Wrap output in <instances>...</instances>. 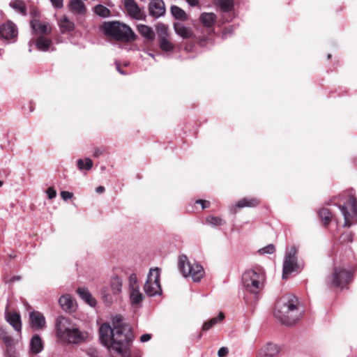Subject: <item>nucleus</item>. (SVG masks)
<instances>
[{"instance_id": "nucleus-1", "label": "nucleus", "mask_w": 357, "mask_h": 357, "mask_svg": "<svg viewBox=\"0 0 357 357\" xmlns=\"http://www.w3.org/2000/svg\"><path fill=\"white\" fill-rule=\"evenodd\" d=\"M303 309L293 294L283 296L276 303L275 316L284 325L296 324L302 317Z\"/></svg>"}, {"instance_id": "nucleus-2", "label": "nucleus", "mask_w": 357, "mask_h": 357, "mask_svg": "<svg viewBox=\"0 0 357 357\" xmlns=\"http://www.w3.org/2000/svg\"><path fill=\"white\" fill-rule=\"evenodd\" d=\"M56 336L61 342L69 344H79L88 337V333L80 331L70 319L59 316L55 321Z\"/></svg>"}, {"instance_id": "nucleus-3", "label": "nucleus", "mask_w": 357, "mask_h": 357, "mask_svg": "<svg viewBox=\"0 0 357 357\" xmlns=\"http://www.w3.org/2000/svg\"><path fill=\"white\" fill-rule=\"evenodd\" d=\"M101 29L107 36L119 41L134 40L136 38L135 33L128 25L119 21L105 22L101 26Z\"/></svg>"}, {"instance_id": "nucleus-4", "label": "nucleus", "mask_w": 357, "mask_h": 357, "mask_svg": "<svg viewBox=\"0 0 357 357\" xmlns=\"http://www.w3.org/2000/svg\"><path fill=\"white\" fill-rule=\"evenodd\" d=\"M134 339L130 326H126L122 329L114 331L111 345V350H114L122 356L129 355L128 347Z\"/></svg>"}, {"instance_id": "nucleus-5", "label": "nucleus", "mask_w": 357, "mask_h": 357, "mask_svg": "<svg viewBox=\"0 0 357 357\" xmlns=\"http://www.w3.org/2000/svg\"><path fill=\"white\" fill-rule=\"evenodd\" d=\"M265 274L261 268L248 270L242 275V283L246 289L257 294L263 288Z\"/></svg>"}, {"instance_id": "nucleus-6", "label": "nucleus", "mask_w": 357, "mask_h": 357, "mask_svg": "<svg viewBox=\"0 0 357 357\" xmlns=\"http://www.w3.org/2000/svg\"><path fill=\"white\" fill-rule=\"evenodd\" d=\"M298 249L295 245L287 249L282 265V279L286 280L291 273H299L303 268L304 264L298 260Z\"/></svg>"}, {"instance_id": "nucleus-7", "label": "nucleus", "mask_w": 357, "mask_h": 357, "mask_svg": "<svg viewBox=\"0 0 357 357\" xmlns=\"http://www.w3.org/2000/svg\"><path fill=\"white\" fill-rule=\"evenodd\" d=\"M178 266L185 278L190 277L194 282L200 281L204 276L203 267L195 261L191 263L185 255H183L179 257Z\"/></svg>"}, {"instance_id": "nucleus-8", "label": "nucleus", "mask_w": 357, "mask_h": 357, "mask_svg": "<svg viewBox=\"0 0 357 357\" xmlns=\"http://www.w3.org/2000/svg\"><path fill=\"white\" fill-rule=\"evenodd\" d=\"M344 220V227H351L357 222V199L354 195H350L347 202L338 204Z\"/></svg>"}, {"instance_id": "nucleus-9", "label": "nucleus", "mask_w": 357, "mask_h": 357, "mask_svg": "<svg viewBox=\"0 0 357 357\" xmlns=\"http://www.w3.org/2000/svg\"><path fill=\"white\" fill-rule=\"evenodd\" d=\"M144 290L149 296H154L161 294L160 269L158 268L150 269L144 286Z\"/></svg>"}, {"instance_id": "nucleus-10", "label": "nucleus", "mask_w": 357, "mask_h": 357, "mask_svg": "<svg viewBox=\"0 0 357 357\" xmlns=\"http://www.w3.org/2000/svg\"><path fill=\"white\" fill-rule=\"evenodd\" d=\"M351 273L341 268H335L333 272L332 283L336 287L344 288L351 280Z\"/></svg>"}, {"instance_id": "nucleus-11", "label": "nucleus", "mask_w": 357, "mask_h": 357, "mask_svg": "<svg viewBox=\"0 0 357 357\" xmlns=\"http://www.w3.org/2000/svg\"><path fill=\"white\" fill-rule=\"evenodd\" d=\"M18 31L16 25L8 20L0 26V36L6 40H15L17 36Z\"/></svg>"}, {"instance_id": "nucleus-12", "label": "nucleus", "mask_w": 357, "mask_h": 357, "mask_svg": "<svg viewBox=\"0 0 357 357\" xmlns=\"http://www.w3.org/2000/svg\"><path fill=\"white\" fill-rule=\"evenodd\" d=\"M124 8L128 15L132 19L140 20L144 18V15L135 0H124Z\"/></svg>"}, {"instance_id": "nucleus-13", "label": "nucleus", "mask_w": 357, "mask_h": 357, "mask_svg": "<svg viewBox=\"0 0 357 357\" xmlns=\"http://www.w3.org/2000/svg\"><path fill=\"white\" fill-rule=\"evenodd\" d=\"M114 330L108 323L102 324L99 329L100 340L102 344L110 349Z\"/></svg>"}, {"instance_id": "nucleus-14", "label": "nucleus", "mask_w": 357, "mask_h": 357, "mask_svg": "<svg viewBox=\"0 0 357 357\" xmlns=\"http://www.w3.org/2000/svg\"><path fill=\"white\" fill-rule=\"evenodd\" d=\"M149 15L159 18L165 14V5L162 0H151L148 6Z\"/></svg>"}, {"instance_id": "nucleus-15", "label": "nucleus", "mask_w": 357, "mask_h": 357, "mask_svg": "<svg viewBox=\"0 0 357 357\" xmlns=\"http://www.w3.org/2000/svg\"><path fill=\"white\" fill-rule=\"evenodd\" d=\"M29 320L31 328L35 330L42 329L46 324L44 315L38 311H32L29 313Z\"/></svg>"}, {"instance_id": "nucleus-16", "label": "nucleus", "mask_w": 357, "mask_h": 357, "mask_svg": "<svg viewBox=\"0 0 357 357\" xmlns=\"http://www.w3.org/2000/svg\"><path fill=\"white\" fill-rule=\"evenodd\" d=\"M280 350L277 344L268 342L259 350L256 357H275Z\"/></svg>"}, {"instance_id": "nucleus-17", "label": "nucleus", "mask_w": 357, "mask_h": 357, "mask_svg": "<svg viewBox=\"0 0 357 357\" xmlns=\"http://www.w3.org/2000/svg\"><path fill=\"white\" fill-rule=\"evenodd\" d=\"M59 303L62 310L70 312L75 310L76 303L73 297L68 294L62 295L59 299Z\"/></svg>"}, {"instance_id": "nucleus-18", "label": "nucleus", "mask_w": 357, "mask_h": 357, "mask_svg": "<svg viewBox=\"0 0 357 357\" xmlns=\"http://www.w3.org/2000/svg\"><path fill=\"white\" fill-rule=\"evenodd\" d=\"M6 320L13 326L17 332L22 330L21 316L17 312H6Z\"/></svg>"}, {"instance_id": "nucleus-19", "label": "nucleus", "mask_w": 357, "mask_h": 357, "mask_svg": "<svg viewBox=\"0 0 357 357\" xmlns=\"http://www.w3.org/2000/svg\"><path fill=\"white\" fill-rule=\"evenodd\" d=\"M77 292L80 298L84 301L90 306H95L96 305V299L92 296L89 291L85 287H79Z\"/></svg>"}, {"instance_id": "nucleus-20", "label": "nucleus", "mask_w": 357, "mask_h": 357, "mask_svg": "<svg viewBox=\"0 0 357 357\" xmlns=\"http://www.w3.org/2000/svg\"><path fill=\"white\" fill-rule=\"evenodd\" d=\"M30 348L33 354H38L43 349V343L42 339L38 334L32 336L30 341Z\"/></svg>"}, {"instance_id": "nucleus-21", "label": "nucleus", "mask_w": 357, "mask_h": 357, "mask_svg": "<svg viewBox=\"0 0 357 357\" xmlns=\"http://www.w3.org/2000/svg\"><path fill=\"white\" fill-rule=\"evenodd\" d=\"M216 20L217 17L213 13H203L200 15V21L207 28L213 27Z\"/></svg>"}, {"instance_id": "nucleus-22", "label": "nucleus", "mask_w": 357, "mask_h": 357, "mask_svg": "<svg viewBox=\"0 0 357 357\" xmlns=\"http://www.w3.org/2000/svg\"><path fill=\"white\" fill-rule=\"evenodd\" d=\"M174 28L175 32L183 38H189L192 35V30L181 23H174Z\"/></svg>"}, {"instance_id": "nucleus-23", "label": "nucleus", "mask_w": 357, "mask_h": 357, "mask_svg": "<svg viewBox=\"0 0 357 357\" xmlns=\"http://www.w3.org/2000/svg\"><path fill=\"white\" fill-rule=\"evenodd\" d=\"M69 10L75 14H82L86 8L82 0H71L68 4Z\"/></svg>"}, {"instance_id": "nucleus-24", "label": "nucleus", "mask_w": 357, "mask_h": 357, "mask_svg": "<svg viewBox=\"0 0 357 357\" xmlns=\"http://www.w3.org/2000/svg\"><path fill=\"white\" fill-rule=\"evenodd\" d=\"M137 31L145 38L149 40H153L155 38V33L152 28L145 24H139Z\"/></svg>"}, {"instance_id": "nucleus-25", "label": "nucleus", "mask_w": 357, "mask_h": 357, "mask_svg": "<svg viewBox=\"0 0 357 357\" xmlns=\"http://www.w3.org/2000/svg\"><path fill=\"white\" fill-rule=\"evenodd\" d=\"M59 26L63 33L74 30L75 24L68 17L63 16L59 21Z\"/></svg>"}, {"instance_id": "nucleus-26", "label": "nucleus", "mask_w": 357, "mask_h": 357, "mask_svg": "<svg viewBox=\"0 0 357 357\" xmlns=\"http://www.w3.org/2000/svg\"><path fill=\"white\" fill-rule=\"evenodd\" d=\"M110 287L114 294H120L122 290V280L118 275L112 276L110 280Z\"/></svg>"}, {"instance_id": "nucleus-27", "label": "nucleus", "mask_w": 357, "mask_h": 357, "mask_svg": "<svg viewBox=\"0 0 357 357\" xmlns=\"http://www.w3.org/2000/svg\"><path fill=\"white\" fill-rule=\"evenodd\" d=\"M259 204V201L256 198H243L236 204L238 208L255 207Z\"/></svg>"}, {"instance_id": "nucleus-28", "label": "nucleus", "mask_w": 357, "mask_h": 357, "mask_svg": "<svg viewBox=\"0 0 357 357\" xmlns=\"http://www.w3.org/2000/svg\"><path fill=\"white\" fill-rule=\"evenodd\" d=\"M144 298L143 294L139 291V289L130 290V299L132 305H138Z\"/></svg>"}, {"instance_id": "nucleus-29", "label": "nucleus", "mask_w": 357, "mask_h": 357, "mask_svg": "<svg viewBox=\"0 0 357 357\" xmlns=\"http://www.w3.org/2000/svg\"><path fill=\"white\" fill-rule=\"evenodd\" d=\"M52 45V40L44 37L40 36L38 38L36 42V45L37 48L43 52H46L49 50L50 47Z\"/></svg>"}, {"instance_id": "nucleus-30", "label": "nucleus", "mask_w": 357, "mask_h": 357, "mask_svg": "<svg viewBox=\"0 0 357 357\" xmlns=\"http://www.w3.org/2000/svg\"><path fill=\"white\" fill-rule=\"evenodd\" d=\"M318 215L324 226L328 225L333 218L331 212L326 208L320 209L318 212Z\"/></svg>"}, {"instance_id": "nucleus-31", "label": "nucleus", "mask_w": 357, "mask_h": 357, "mask_svg": "<svg viewBox=\"0 0 357 357\" xmlns=\"http://www.w3.org/2000/svg\"><path fill=\"white\" fill-rule=\"evenodd\" d=\"M171 14L172 16L179 20H187V15L185 12L177 6L172 5L170 8Z\"/></svg>"}, {"instance_id": "nucleus-32", "label": "nucleus", "mask_w": 357, "mask_h": 357, "mask_svg": "<svg viewBox=\"0 0 357 357\" xmlns=\"http://www.w3.org/2000/svg\"><path fill=\"white\" fill-rule=\"evenodd\" d=\"M10 6L14 10L22 14L26 15V7L24 2L22 0H14L10 3Z\"/></svg>"}, {"instance_id": "nucleus-33", "label": "nucleus", "mask_w": 357, "mask_h": 357, "mask_svg": "<svg viewBox=\"0 0 357 357\" xmlns=\"http://www.w3.org/2000/svg\"><path fill=\"white\" fill-rule=\"evenodd\" d=\"M225 318V315L222 312H220L218 316L211 319L209 321L205 322L202 326L203 331H208L212 328L214 325L222 321Z\"/></svg>"}, {"instance_id": "nucleus-34", "label": "nucleus", "mask_w": 357, "mask_h": 357, "mask_svg": "<svg viewBox=\"0 0 357 357\" xmlns=\"http://www.w3.org/2000/svg\"><path fill=\"white\" fill-rule=\"evenodd\" d=\"M215 4L220 7L222 11L227 13L234 7L233 0H215Z\"/></svg>"}, {"instance_id": "nucleus-35", "label": "nucleus", "mask_w": 357, "mask_h": 357, "mask_svg": "<svg viewBox=\"0 0 357 357\" xmlns=\"http://www.w3.org/2000/svg\"><path fill=\"white\" fill-rule=\"evenodd\" d=\"M113 329L116 331L118 329H122L126 326H130L129 325L123 323V317L120 314L114 316L112 319Z\"/></svg>"}, {"instance_id": "nucleus-36", "label": "nucleus", "mask_w": 357, "mask_h": 357, "mask_svg": "<svg viewBox=\"0 0 357 357\" xmlns=\"http://www.w3.org/2000/svg\"><path fill=\"white\" fill-rule=\"evenodd\" d=\"M159 46L161 50L165 52L172 51L174 50V45L169 41L168 38H165L162 36L160 39H158Z\"/></svg>"}, {"instance_id": "nucleus-37", "label": "nucleus", "mask_w": 357, "mask_h": 357, "mask_svg": "<svg viewBox=\"0 0 357 357\" xmlns=\"http://www.w3.org/2000/svg\"><path fill=\"white\" fill-rule=\"evenodd\" d=\"M93 10L96 15L101 17H108L110 16V10L103 5L98 4L96 6Z\"/></svg>"}, {"instance_id": "nucleus-38", "label": "nucleus", "mask_w": 357, "mask_h": 357, "mask_svg": "<svg viewBox=\"0 0 357 357\" xmlns=\"http://www.w3.org/2000/svg\"><path fill=\"white\" fill-rule=\"evenodd\" d=\"M31 26L35 31H39L43 33H45L47 31V25L46 24H42L37 20H31Z\"/></svg>"}, {"instance_id": "nucleus-39", "label": "nucleus", "mask_w": 357, "mask_h": 357, "mask_svg": "<svg viewBox=\"0 0 357 357\" xmlns=\"http://www.w3.org/2000/svg\"><path fill=\"white\" fill-rule=\"evenodd\" d=\"M77 164L79 170H89L93 167V161L89 158H85V160H77Z\"/></svg>"}, {"instance_id": "nucleus-40", "label": "nucleus", "mask_w": 357, "mask_h": 357, "mask_svg": "<svg viewBox=\"0 0 357 357\" xmlns=\"http://www.w3.org/2000/svg\"><path fill=\"white\" fill-rule=\"evenodd\" d=\"M206 221L211 226H220L225 223L222 218L213 215L208 216Z\"/></svg>"}, {"instance_id": "nucleus-41", "label": "nucleus", "mask_w": 357, "mask_h": 357, "mask_svg": "<svg viewBox=\"0 0 357 357\" xmlns=\"http://www.w3.org/2000/svg\"><path fill=\"white\" fill-rule=\"evenodd\" d=\"M156 29L158 34V39H160L161 37L162 38V36L165 38H168V27L166 25L163 24H159Z\"/></svg>"}, {"instance_id": "nucleus-42", "label": "nucleus", "mask_w": 357, "mask_h": 357, "mask_svg": "<svg viewBox=\"0 0 357 357\" xmlns=\"http://www.w3.org/2000/svg\"><path fill=\"white\" fill-rule=\"evenodd\" d=\"M128 286H129L130 290L135 289H139V284H138V280H137V277L136 274L132 273L129 276Z\"/></svg>"}, {"instance_id": "nucleus-43", "label": "nucleus", "mask_w": 357, "mask_h": 357, "mask_svg": "<svg viewBox=\"0 0 357 357\" xmlns=\"http://www.w3.org/2000/svg\"><path fill=\"white\" fill-rule=\"evenodd\" d=\"M275 250V246L273 244H269L259 250V252L261 254H272Z\"/></svg>"}, {"instance_id": "nucleus-44", "label": "nucleus", "mask_w": 357, "mask_h": 357, "mask_svg": "<svg viewBox=\"0 0 357 357\" xmlns=\"http://www.w3.org/2000/svg\"><path fill=\"white\" fill-rule=\"evenodd\" d=\"M54 8L60 9L63 6V0H50Z\"/></svg>"}, {"instance_id": "nucleus-45", "label": "nucleus", "mask_w": 357, "mask_h": 357, "mask_svg": "<svg viewBox=\"0 0 357 357\" xmlns=\"http://www.w3.org/2000/svg\"><path fill=\"white\" fill-rule=\"evenodd\" d=\"M229 353V349L227 347H222L219 349L218 351V357H226Z\"/></svg>"}, {"instance_id": "nucleus-46", "label": "nucleus", "mask_w": 357, "mask_h": 357, "mask_svg": "<svg viewBox=\"0 0 357 357\" xmlns=\"http://www.w3.org/2000/svg\"><path fill=\"white\" fill-rule=\"evenodd\" d=\"M196 204H199L202 206V209L207 208L210 206V202L204 199H197L195 202Z\"/></svg>"}, {"instance_id": "nucleus-47", "label": "nucleus", "mask_w": 357, "mask_h": 357, "mask_svg": "<svg viewBox=\"0 0 357 357\" xmlns=\"http://www.w3.org/2000/svg\"><path fill=\"white\" fill-rule=\"evenodd\" d=\"M61 197L63 200L66 201L73 197V193L68 191H62L61 192Z\"/></svg>"}, {"instance_id": "nucleus-48", "label": "nucleus", "mask_w": 357, "mask_h": 357, "mask_svg": "<svg viewBox=\"0 0 357 357\" xmlns=\"http://www.w3.org/2000/svg\"><path fill=\"white\" fill-rule=\"evenodd\" d=\"M47 195L48 198L52 199L56 197V192L53 188L50 187L47 190Z\"/></svg>"}, {"instance_id": "nucleus-49", "label": "nucleus", "mask_w": 357, "mask_h": 357, "mask_svg": "<svg viewBox=\"0 0 357 357\" xmlns=\"http://www.w3.org/2000/svg\"><path fill=\"white\" fill-rule=\"evenodd\" d=\"M233 28L227 27L222 32V38H227V36L232 33Z\"/></svg>"}, {"instance_id": "nucleus-50", "label": "nucleus", "mask_w": 357, "mask_h": 357, "mask_svg": "<svg viewBox=\"0 0 357 357\" xmlns=\"http://www.w3.org/2000/svg\"><path fill=\"white\" fill-rule=\"evenodd\" d=\"M342 241H352V234L351 233H346L342 235Z\"/></svg>"}, {"instance_id": "nucleus-51", "label": "nucleus", "mask_w": 357, "mask_h": 357, "mask_svg": "<svg viewBox=\"0 0 357 357\" xmlns=\"http://www.w3.org/2000/svg\"><path fill=\"white\" fill-rule=\"evenodd\" d=\"M151 338V334H148V333L144 334L140 337V341L142 342H146L150 340Z\"/></svg>"}, {"instance_id": "nucleus-52", "label": "nucleus", "mask_w": 357, "mask_h": 357, "mask_svg": "<svg viewBox=\"0 0 357 357\" xmlns=\"http://www.w3.org/2000/svg\"><path fill=\"white\" fill-rule=\"evenodd\" d=\"M21 280V276H13L12 278H10L9 280H5V282L6 283H13V282H15V281H20Z\"/></svg>"}, {"instance_id": "nucleus-53", "label": "nucleus", "mask_w": 357, "mask_h": 357, "mask_svg": "<svg viewBox=\"0 0 357 357\" xmlns=\"http://www.w3.org/2000/svg\"><path fill=\"white\" fill-rule=\"evenodd\" d=\"M188 3L192 6H195L198 4V0H185Z\"/></svg>"}, {"instance_id": "nucleus-54", "label": "nucleus", "mask_w": 357, "mask_h": 357, "mask_svg": "<svg viewBox=\"0 0 357 357\" xmlns=\"http://www.w3.org/2000/svg\"><path fill=\"white\" fill-rule=\"evenodd\" d=\"M3 342L7 346H8L10 344L12 339L10 337L6 336L3 337Z\"/></svg>"}, {"instance_id": "nucleus-55", "label": "nucleus", "mask_w": 357, "mask_h": 357, "mask_svg": "<svg viewBox=\"0 0 357 357\" xmlns=\"http://www.w3.org/2000/svg\"><path fill=\"white\" fill-rule=\"evenodd\" d=\"M105 187L103 186H98L96 188V192L97 193H102L105 192Z\"/></svg>"}, {"instance_id": "nucleus-56", "label": "nucleus", "mask_w": 357, "mask_h": 357, "mask_svg": "<svg viewBox=\"0 0 357 357\" xmlns=\"http://www.w3.org/2000/svg\"><path fill=\"white\" fill-rule=\"evenodd\" d=\"M116 70L121 75H126V73L121 70L119 63H116Z\"/></svg>"}, {"instance_id": "nucleus-57", "label": "nucleus", "mask_w": 357, "mask_h": 357, "mask_svg": "<svg viewBox=\"0 0 357 357\" xmlns=\"http://www.w3.org/2000/svg\"><path fill=\"white\" fill-rule=\"evenodd\" d=\"M101 154V151L99 149L95 151L93 155L96 157L99 156Z\"/></svg>"}, {"instance_id": "nucleus-58", "label": "nucleus", "mask_w": 357, "mask_h": 357, "mask_svg": "<svg viewBox=\"0 0 357 357\" xmlns=\"http://www.w3.org/2000/svg\"><path fill=\"white\" fill-rule=\"evenodd\" d=\"M331 58V54H328L327 55V59H330Z\"/></svg>"}, {"instance_id": "nucleus-59", "label": "nucleus", "mask_w": 357, "mask_h": 357, "mask_svg": "<svg viewBox=\"0 0 357 357\" xmlns=\"http://www.w3.org/2000/svg\"><path fill=\"white\" fill-rule=\"evenodd\" d=\"M3 185V181H0V187Z\"/></svg>"}, {"instance_id": "nucleus-60", "label": "nucleus", "mask_w": 357, "mask_h": 357, "mask_svg": "<svg viewBox=\"0 0 357 357\" xmlns=\"http://www.w3.org/2000/svg\"><path fill=\"white\" fill-rule=\"evenodd\" d=\"M149 55H150L151 57H153V58L154 57V55H153V54H149Z\"/></svg>"}]
</instances>
